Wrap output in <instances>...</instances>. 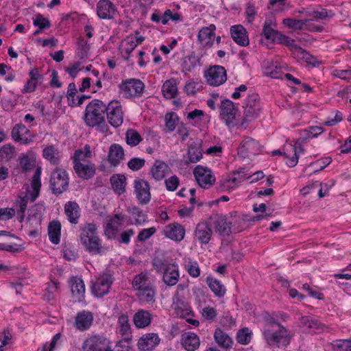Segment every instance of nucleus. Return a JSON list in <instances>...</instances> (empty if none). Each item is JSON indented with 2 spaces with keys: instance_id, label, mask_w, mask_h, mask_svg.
Instances as JSON below:
<instances>
[{
  "instance_id": "69168bd1",
  "label": "nucleus",
  "mask_w": 351,
  "mask_h": 351,
  "mask_svg": "<svg viewBox=\"0 0 351 351\" xmlns=\"http://www.w3.org/2000/svg\"><path fill=\"white\" fill-rule=\"evenodd\" d=\"M14 153V147L10 144H5L0 148V160H8L12 158Z\"/></svg>"
},
{
  "instance_id": "423d86ee",
  "label": "nucleus",
  "mask_w": 351,
  "mask_h": 351,
  "mask_svg": "<svg viewBox=\"0 0 351 351\" xmlns=\"http://www.w3.org/2000/svg\"><path fill=\"white\" fill-rule=\"evenodd\" d=\"M243 108L244 116L241 121V125L256 119L259 115L261 108L258 95L255 93L248 95Z\"/></svg>"
},
{
  "instance_id": "79ce46f5",
  "label": "nucleus",
  "mask_w": 351,
  "mask_h": 351,
  "mask_svg": "<svg viewBox=\"0 0 351 351\" xmlns=\"http://www.w3.org/2000/svg\"><path fill=\"white\" fill-rule=\"evenodd\" d=\"M153 286L146 273L142 272L136 275L132 280V287L137 291Z\"/></svg>"
},
{
  "instance_id": "ea45409f",
  "label": "nucleus",
  "mask_w": 351,
  "mask_h": 351,
  "mask_svg": "<svg viewBox=\"0 0 351 351\" xmlns=\"http://www.w3.org/2000/svg\"><path fill=\"white\" fill-rule=\"evenodd\" d=\"M43 156L51 164L57 165L60 163L61 154L58 148L54 145H49L43 149Z\"/></svg>"
},
{
  "instance_id": "13d9d810",
  "label": "nucleus",
  "mask_w": 351,
  "mask_h": 351,
  "mask_svg": "<svg viewBox=\"0 0 351 351\" xmlns=\"http://www.w3.org/2000/svg\"><path fill=\"white\" fill-rule=\"evenodd\" d=\"M125 141L128 145L136 146L142 141V138L137 131L130 129L126 132Z\"/></svg>"
},
{
  "instance_id": "dca6fc26",
  "label": "nucleus",
  "mask_w": 351,
  "mask_h": 351,
  "mask_svg": "<svg viewBox=\"0 0 351 351\" xmlns=\"http://www.w3.org/2000/svg\"><path fill=\"white\" fill-rule=\"evenodd\" d=\"M93 320V314L90 311L83 310L76 314L73 326L76 330L84 332L91 327Z\"/></svg>"
},
{
  "instance_id": "e433bc0d",
  "label": "nucleus",
  "mask_w": 351,
  "mask_h": 351,
  "mask_svg": "<svg viewBox=\"0 0 351 351\" xmlns=\"http://www.w3.org/2000/svg\"><path fill=\"white\" fill-rule=\"evenodd\" d=\"M242 177H227L217 182L218 189L221 191L234 189L244 181Z\"/></svg>"
},
{
  "instance_id": "f704fd0d",
  "label": "nucleus",
  "mask_w": 351,
  "mask_h": 351,
  "mask_svg": "<svg viewBox=\"0 0 351 351\" xmlns=\"http://www.w3.org/2000/svg\"><path fill=\"white\" fill-rule=\"evenodd\" d=\"M216 27L214 24H210L208 27H202L197 35L199 43L204 45H212V38L215 36Z\"/></svg>"
},
{
  "instance_id": "aec40b11",
  "label": "nucleus",
  "mask_w": 351,
  "mask_h": 351,
  "mask_svg": "<svg viewBox=\"0 0 351 351\" xmlns=\"http://www.w3.org/2000/svg\"><path fill=\"white\" fill-rule=\"evenodd\" d=\"M173 305L176 315L180 317L188 319L189 316H193L191 307L178 293H175L173 296Z\"/></svg>"
},
{
  "instance_id": "052dcab7",
  "label": "nucleus",
  "mask_w": 351,
  "mask_h": 351,
  "mask_svg": "<svg viewBox=\"0 0 351 351\" xmlns=\"http://www.w3.org/2000/svg\"><path fill=\"white\" fill-rule=\"evenodd\" d=\"M128 210L135 218V224L141 225L147 221V215H145L139 208L134 206Z\"/></svg>"
},
{
  "instance_id": "603ef678",
  "label": "nucleus",
  "mask_w": 351,
  "mask_h": 351,
  "mask_svg": "<svg viewBox=\"0 0 351 351\" xmlns=\"http://www.w3.org/2000/svg\"><path fill=\"white\" fill-rule=\"evenodd\" d=\"M97 226L93 223H87L80 227V241L94 237L97 234Z\"/></svg>"
},
{
  "instance_id": "f8f14e48",
  "label": "nucleus",
  "mask_w": 351,
  "mask_h": 351,
  "mask_svg": "<svg viewBox=\"0 0 351 351\" xmlns=\"http://www.w3.org/2000/svg\"><path fill=\"white\" fill-rule=\"evenodd\" d=\"M136 197L141 204H147L151 199L150 185L143 179H136L134 181Z\"/></svg>"
},
{
  "instance_id": "a18cd8bd",
  "label": "nucleus",
  "mask_w": 351,
  "mask_h": 351,
  "mask_svg": "<svg viewBox=\"0 0 351 351\" xmlns=\"http://www.w3.org/2000/svg\"><path fill=\"white\" fill-rule=\"evenodd\" d=\"M183 265L190 276L197 278L200 276V268L196 261L190 257L184 258Z\"/></svg>"
},
{
  "instance_id": "4be33fe9",
  "label": "nucleus",
  "mask_w": 351,
  "mask_h": 351,
  "mask_svg": "<svg viewBox=\"0 0 351 351\" xmlns=\"http://www.w3.org/2000/svg\"><path fill=\"white\" fill-rule=\"evenodd\" d=\"M73 169L77 176L84 180L92 178L96 172V167L92 162H75L73 164Z\"/></svg>"
},
{
  "instance_id": "8fccbe9b",
  "label": "nucleus",
  "mask_w": 351,
  "mask_h": 351,
  "mask_svg": "<svg viewBox=\"0 0 351 351\" xmlns=\"http://www.w3.org/2000/svg\"><path fill=\"white\" fill-rule=\"evenodd\" d=\"M189 160L191 162L195 163L202 158V151L200 143H193L188 149Z\"/></svg>"
},
{
  "instance_id": "de8ad7c7",
  "label": "nucleus",
  "mask_w": 351,
  "mask_h": 351,
  "mask_svg": "<svg viewBox=\"0 0 351 351\" xmlns=\"http://www.w3.org/2000/svg\"><path fill=\"white\" fill-rule=\"evenodd\" d=\"M214 338L217 343L222 348H228L232 346V339L220 328L215 330Z\"/></svg>"
},
{
  "instance_id": "58836bf2",
  "label": "nucleus",
  "mask_w": 351,
  "mask_h": 351,
  "mask_svg": "<svg viewBox=\"0 0 351 351\" xmlns=\"http://www.w3.org/2000/svg\"><path fill=\"white\" fill-rule=\"evenodd\" d=\"M110 183L114 193L119 195L125 191L126 178L123 174H113L110 177Z\"/></svg>"
},
{
  "instance_id": "5701e85b",
  "label": "nucleus",
  "mask_w": 351,
  "mask_h": 351,
  "mask_svg": "<svg viewBox=\"0 0 351 351\" xmlns=\"http://www.w3.org/2000/svg\"><path fill=\"white\" fill-rule=\"evenodd\" d=\"M232 221H228L224 215H217L213 220V227L220 236H229L232 233Z\"/></svg>"
},
{
  "instance_id": "72a5a7b5",
  "label": "nucleus",
  "mask_w": 351,
  "mask_h": 351,
  "mask_svg": "<svg viewBox=\"0 0 351 351\" xmlns=\"http://www.w3.org/2000/svg\"><path fill=\"white\" fill-rule=\"evenodd\" d=\"M124 151L123 147L119 144H112L110 145L108 151V158L109 162L113 165H118L123 159Z\"/></svg>"
},
{
  "instance_id": "393cba45",
  "label": "nucleus",
  "mask_w": 351,
  "mask_h": 351,
  "mask_svg": "<svg viewBox=\"0 0 351 351\" xmlns=\"http://www.w3.org/2000/svg\"><path fill=\"white\" fill-rule=\"evenodd\" d=\"M230 34L233 40L241 46L249 45V38L246 29L242 25H235L230 27Z\"/></svg>"
},
{
  "instance_id": "338daca9",
  "label": "nucleus",
  "mask_w": 351,
  "mask_h": 351,
  "mask_svg": "<svg viewBox=\"0 0 351 351\" xmlns=\"http://www.w3.org/2000/svg\"><path fill=\"white\" fill-rule=\"evenodd\" d=\"M33 25L43 29H49L51 25L49 20L40 14L36 15L33 21Z\"/></svg>"
},
{
  "instance_id": "bb28decb",
  "label": "nucleus",
  "mask_w": 351,
  "mask_h": 351,
  "mask_svg": "<svg viewBox=\"0 0 351 351\" xmlns=\"http://www.w3.org/2000/svg\"><path fill=\"white\" fill-rule=\"evenodd\" d=\"M153 319L152 314L146 310H138L133 317V322L136 328H145L150 325Z\"/></svg>"
},
{
  "instance_id": "f3484780",
  "label": "nucleus",
  "mask_w": 351,
  "mask_h": 351,
  "mask_svg": "<svg viewBox=\"0 0 351 351\" xmlns=\"http://www.w3.org/2000/svg\"><path fill=\"white\" fill-rule=\"evenodd\" d=\"M213 236V229L208 223L206 221L199 222L197 224L194 237L201 245L208 244Z\"/></svg>"
},
{
  "instance_id": "b1692460",
  "label": "nucleus",
  "mask_w": 351,
  "mask_h": 351,
  "mask_svg": "<svg viewBox=\"0 0 351 351\" xmlns=\"http://www.w3.org/2000/svg\"><path fill=\"white\" fill-rule=\"evenodd\" d=\"M163 234L173 241H181L184 238L185 229L181 224L173 223L165 227Z\"/></svg>"
},
{
  "instance_id": "4468645a",
  "label": "nucleus",
  "mask_w": 351,
  "mask_h": 351,
  "mask_svg": "<svg viewBox=\"0 0 351 351\" xmlns=\"http://www.w3.org/2000/svg\"><path fill=\"white\" fill-rule=\"evenodd\" d=\"M194 176L199 186L207 189L215 181V178L210 169L202 166H197L193 171Z\"/></svg>"
},
{
  "instance_id": "4d7b16f0",
  "label": "nucleus",
  "mask_w": 351,
  "mask_h": 351,
  "mask_svg": "<svg viewBox=\"0 0 351 351\" xmlns=\"http://www.w3.org/2000/svg\"><path fill=\"white\" fill-rule=\"evenodd\" d=\"M308 19L298 20L295 19L287 18L283 19L282 23L291 29L301 30L304 25L308 21Z\"/></svg>"
},
{
  "instance_id": "3c124183",
  "label": "nucleus",
  "mask_w": 351,
  "mask_h": 351,
  "mask_svg": "<svg viewBox=\"0 0 351 351\" xmlns=\"http://www.w3.org/2000/svg\"><path fill=\"white\" fill-rule=\"evenodd\" d=\"M45 210V206L43 204H35L29 209L27 217H29V219L34 218V222L41 223L42 215Z\"/></svg>"
},
{
  "instance_id": "ddd939ff",
  "label": "nucleus",
  "mask_w": 351,
  "mask_h": 351,
  "mask_svg": "<svg viewBox=\"0 0 351 351\" xmlns=\"http://www.w3.org/2000/svg\"><path fill=\"white\" fill-rule=\"evenodd\" d=\"M97 15L100 19H113L117 14L116 5L110 0H99L96 5Z\"/></svg>"
},
{
  "instance_id": "774afa93",
  "label": "nucleus",
  "mask_w": 351,
  "mask_h": 351,
  "mask_svg": "<svg viewBox=\"0 0 351 351\" xmlns=\"http://www.w3.org/2000/svg\"><path fill=\"white\" fill-rule=\"evenodd\" d=\"M232 233H239L246 228V220L243 217H238L232 221Z\"/></svg>"
},
{
  "instance_id": "680f3d73",
  "label": "nucleus",
  "mask_w": 351,
  "mask_h": 351,
  "mask_svg": "<svg viewBox=\"0 0 351 351\" xmlns=\"http://www.w3.org/2000/svg\"><path fill=\"white\" fill-rule=\"evenodd\" d=\"M19 160L23 172L29 171L34 167L35 161L27 155L20 156Z\"/></svg>"
},
{
  "instance_id": "9b49d317",
  "label": "nucleus",
  "mask_w": 351,
  "mask_h": 351,
  "mask_svg": "<svg viewBox=\"0 0 351 351\" xmlns=\"http://www.w3.org/2000/svg\"><path fill=\"white\" fill-rule=\"evenodd\" d=\"M238 109L236 108L233 101L230 99L221 101L220 106V116L225 123L229 128H233L236 125L234 122Z\"/></svg>"
},
{
  "instance_id": "a19ab883",
  "label": "nucleus",
  "mask_w": 351,
  "mask_h": 351,
  "mask_svg": "<svg viewBox=\"0 0 351 351\" xmlns=\"http://www.w3.org/2000/svg\"><path fill=\"white\" fill-rule=\"evenodd\" d=\"M81 243L89 253L93 254H99L101 253V241L97 235L86 239V241H81Z\"/></svg>"
},
{
  "instance_id": "1a4fd4ad",
  "label": "nucleus",
  "mask_w": 351,
  "mask_h": 351,
  "mask_svg": "<svg viewBox=\"0 0 351 351\" xmlns=\"http://www.w3.org/2000/svg\"><path fill=\"white\" fill-rule=\"evenodd\" d=\"M106 117L108 122L117 128L123 122V112L121 103L117 100H112L107 104Z\"/></svg>"
},
{
  "instance_id": "0eeeda50",
  "label": "nucleus",
  "mask_w": 351,
  "mask_h": 351,
  "mask_svg": "<svg viewBox=\"0 0 351 351\" xmlns=\"http://www.w3.org/2000/svg\"><path fill=\"white\" fill-rule=\"evenodd\" d=\"M82 348L85 351H112L110 341L100 335H93L86 338Z\"/></svg>"
},
{
  "instance_id": "6e6d98bb",
  "label": "nucleus",
  "mask_w": 351,
  "mask_h": 351,
  "mask_svg": "<svg viewBox=\"0 0 351 351\" xmlns=\"http://www.w3.org/2000/svg\"><path fill=\"white\" fill-rule=\"evenodd\" d=\"M165 120L167 130V132H171L176 129L179 121V118L176 113L171 112L165 114Z\"/></svg>"
},
{
  "instance_id": "5fc2aeb1",
  "label": "nucleus",
  "mask_w": 351,
  "mask_h": 351,
  "mask_svg": "<svg viewBox=\"0 0 351 351\" xmlns=\"http://www.w3.org/2000/svg\"><path fill=\"white\" fill-rule=\"evenodd\" d=\"M252 332L248 328L240 329L237 334V341L243 345H247L252 339Z\"/></svg>"
},
{
  "instance_id": "a211bd4d",
  "label": "nucleus",
  "mask_w": 351,
  "mask_h": 351,
  "mask_svg": "<svg viewBox=\"0 0 351 351\" xmlns=\"http://www.w3.org/2000/svg\"><path fill=\"white\" fill-rule=\"evenodd\" d=\"M259 151V143L254 138L247 136L244 138L239 147L238 154L245 158L250 155L258 154Z\"/></svg>"
},
{
  "instance_id": "4c0bfd02",
  "label": "nucleus",
  "mask_w": 351,
  "mask_h": 351,
  "mask_svg": "<svg viewBox=\"0 0 351 351\" xmlns=\"http://www.w3.org/2000/svg\"><path fill=\"white\" fill-rule=\"evenodd\" d=\"M178 93L176 80L173 78L166 80L162 86V93L167 99L176 97Z\"/></svg>"
},
{
  "instance_id": "a878e982",
  "label": "nucleus",
  "mask_w": 351,
  "mask_h": 351,
  "mask_svg": "<svg viewBox=\"0 0 351 351\" xmlns=\"http://www.w3.org/2000/svg\"><path fill=\"white\" fill-rule=\"evenodd\" d=\"M181 344L187 351H195L199 348L200 340L197 334L193 332H186L181 336Z\"/></svg>"
},
{
  "instance_id": "7c9ffc66",
  "label": "nucleus",
  "mask_w": 351,
  "mask_h": 351,
  "mask_svg": "<svg viewBox=\"0 0 351 351\" xmlns=\"http://www.w3.org/2000/svg\"><path fill=\"white\" fill-rule=\"evenodd\" d=\"M202 56L196 54L194 51L186 56L182 63L183 70L191 72L196 67L201 66L202 65Z\"/></svg>"
},
{
  "instance_id": "bf43d9fd",
  "label": "nucleus",
  "mask_w": 351,
  "mask_h": 351,
  "mask_svg": "<svg viewBox=\"0 0 351 351\" xmlns=\"http://www.w3.org/2000/svg\"><path fill=\"white\" fill-rule=\"evenodd\" d=\"M90 154V146L88 145H85L84 151L82 149L76 150L73 156V164H75V162H86V159L89 158Z\"/></svg>"
},
{
  "instance_id": "9d476101",
  "label": "nucleus",
  "mask_w": 351,
  "mask_h": 351,
  "mask_svg": "<svg viewBox=\"0 0 351 351\" xmlns=\"http://www.w3.org/2000/svg\"><path fill=\"white\" fill-rule=\"evenodd\" d=\"M204 77L207 84L210 86H219L227 80L226 70L222 66H211L205 71Z\"/></svg>"
},
{
  "instance_id": "39448f33",
  "label": "nucleus",
  "mask_w": 351,
  "mask_h": 351,
  "mask_svg": "<svg viewBox=\"0 0 351 351\" xmlns=\"http://www.w3.org/2000/svg\"><path fill=\"white\" fill-rule=\"evenodd\" d=\"M113 274L109 269L101 273L92 282L91 291L96 297H103L109 292V289L114 282Z\"/></svg>"
},
{
  "instance_id": "864d4df0",
  "label": "nucleus",
  "mask_w": 351,
  "mask_h": 351,
  "mask_svg": "<svg viewBox=\"0 0 351 351\" xmlns=\"http://www.w3.org/2000/svg\"><path fill=\"white\" fill-rule=\"evenodd\" d=\"M272 25L273 24L271 21L266 20L263 27L262 34L264 35L266 39L275 41L277 40L280 33L274 29Z\"/></svg>"
},
{
  "instance_id": "f03ea898",
  "label": "nucleus",
  "mask_w": 351,
  "mask_h": 351,
  "mask_svg": "<svg viewBox=\"0 0 351 351\" xmlns=\"http://www.w3.org/2000/svg\"><path fill=\"white\" fill-rule=\"evenodd\" d=\"M153 266L157 273L162 274V281L169 287L176 285L180 279L178 265L160 258H154Z\"/></svg>"
},
{
  "instance_id": "f257e3e1",
  "label": "nucleus",
  "mask_w": 351,
  "mask_h": 351,
  "mask_svg": "<svg viewBox=\"0 0 351 351\" xmlns=\"http://www.w3.org/2000/svg\"><path fill=\"white\" fill-rule=\"evenodd\" d=\"M107 104L100 99H93L86 106L84 121L88 127L97 128L100 132L105 133L108 131V125L106 121Z\"/></svg>"
},
{
  "instance_id": "49530a36",
  "label": "nucleus",
  "mask_w": 351,
  "mask_h": 351,
  "mask_svg": "<svg viewBox=\"0 0 351 351\" xmlns=\"http://www.w3.org/2000/svg\"><path fill=\"white\" fill-rule=\"evenodd\" d=\"M59 288V283L51 280L47 284L43 298L48 302H54L56 298V293Z\"/></svg>"
},
{
  "instance_id": "37998d69",
  "label": "nucleus",
  "mask_w": 351,
  "mask_h": 351,
  "mask_svg": "<svg viewBox=\"0 0 351 351\" xmlns=\"http://www.w3.org/2000/svg\"><path fill=\"white\" fill-rule=\"evenodd\" d=\"M61 223L59 221L53 220L49 223L48 235L50 241L58 244L60 241Z\"/></svg>"
},
{
  "instance_id": "20e7f679",
  "label": "nucleus",
  "mask_w": 351,
  "mask_h": 351,
  "mask_svg": "<svg viewBox=\"0 0 351 351\" xmlns=\"http://www.w3.org/2000/svg\"><path fill=\"white\" fill-rule=\"evenodd\" d=\"M69 184V173L64 168L57 167L53 170L49 179V188L53 194H62L68 189Z\"/></svg>"
},
{
  "instance_id": "c756f323",
  "label": "nucleus",
  "mask_w": 351,
  "mask_h": 351,
  "mask_svg": "<svg viewBox=\"0 0 351 351\" xmlns=\"http://www.w3.org/2000/svg\"><path fill=\"white\" fill-rule=\"evenodd\" d=\"M64 212L69 221L77 224L80 217V208L75 202H68L64 205Z\"/></svg>"
},
{
  "instance_id": "2f4dec72",
  "label": "nucleus",
  "mask_w": 351,
  "mask_h": 351,
  "mask_svg": "<svg viewBox=\"0 0 351 351\" xmlns=\"http://www.w3.org/2000/svg\"><path fill=\"white\" fill-rule=\"evenodd\" d=\"M169 168L165 162L156 160L150 169L149 174L155 180L159 181L169 173Z\"/></svg>"
},
{
  "instance_id": "2eb2a0df",
  "label": "nucleus",
  "mask_w": 351,
  "mask_h": 351,
  "mask_svg": "<svg viewBox=\"0 0 351 351\" xmlns=\"http://www.w3.org/2000/svg\"><path fill=\"white\" fill-rule=\"evenodd\" d=\"M303 152L302 146L296 147L295 145H289L288 147H284L282 152L280 149H274L271 152V154L272 156H284L288 159L286 162L287 165L290 167H293L298 164V152Z\"/></svg>"
},
{
  "instance_id": "c03bdc74",
  "label": "nucleus",
  "mask_w": 351,
  "mask_h": 351,
  "mask_svg": "<svg viewBox=\"0 0 351 351\" xmlns=\"http://www.w3.org/2000/svg\"><path fill=\"white\" fill-rule=\"evenodd\" d=\"M206 283L216 296L219 298L224 296L226 289L219 280L211 276H208L206 278Z\"/></svg>"
},
{
  "instance_id": "0e129e2a",
  "label": "nucleus",
  "mask_w": 351,
  "mask_h": 351,
  "mask_svg": "<svg viewBox=\"0 0 351 351\" xmlns=\"http://www.w3.org/2000/svg\"><path fill=\"white\" fill-rule=\"evenodd\" d=\"M131 341L132 339L127 337H121V339L119 340L115 346L114 349H112V351H130L131 348Z\"/></svg>"
},
{
  "instance_id": "09e8293b",
  "label": "nucleus",
  "mask_w": 351,
  "mask_h": 351,
  "mask_svg": "<svg viewBox=\"0 0 351 351\" xmlns=\"http://www.w3.org/2000/svg\"><path fill=\"white\" fill-rule=\"evenodd\" d=\"M138 298L143 302L150 304L155 302L156 289L155 287H151L139 291L136 293Z\"/></svg>"
},
{
  "instance_id": "e2e57ef3",
  "label": "nucleus",
  "mask_w": 351,
  "mask_h": 351,
  "mask_svg": "<svg viewBox=\"0 0 351 351\" xmlns=\"http://www.w3.org/2000/svg\"><path fill=\"white\" fill-rule=\"evenodd\" d=\"M77 93L75 83L71 82L69 84L66 92V97L68 100V105L71 107L76 106V100L75 96Z\"/></svg>"
},
{
  "instance_id": "6e6552de",
  "label": "nucleus",
  "mask_w": 351,
  "mask_h": 351,
  "mask_svg": "<svg viewBox=\"0 0 351 351\" xmlns=\"http://www.w3.org/2000/svg\"><path fill=\"white\" fill-rule=\"evenodd\" d=\"M119 89L126 98L140 97L144 92L145 84L138 79L130 78L123 81Z\"/></svg>"
},
{
  "instance_id": "412c9836",
  "label": "nucleus",
  "mask_w": 351,
  "mask_h": 351,
  "mask_svg": "<svg viewBox=\"0 0 351 351\" xmlns=\"http://www.w3.org/2000/svg\"><path fill=\"white\" fill-rule=\"evenodd\" d=\"M160 342L157 333L150 332L143 335L137 343L138 348L143 351H149L155 348Z\"/></svg>"
},
{
  "instance_id": "473e14b6",
  "label": "nucleus",
  "mask_w": 351,
  "mask_h": 351,
  "mask_svg": "<svg viewBox=\"0 0 351 351\" xmlns=\"http://www.w3.org/2000/svg\"><path fill=\"white\" fill-rule=\"evenodd\" d=\"M118 328L117 332L121 337L132 339V328L129 323V318L126 314H121L118 317Z\"/></svg>"
},
{
  "instance_id": "6ab92c4d",
  "label": "nucleus",
  "mask_w": 351,
  "mask_h": 351,
  "mask_svg": "<svg viewBox=\"0 0 351 351\" xmlns=\"http://www.w3.org/2000/svg\"><path fill=\"white\" fill-rule=\"evenodd\" d=\"M28 75L29 79L21 89L23 94L34 92L37 86L41 84L43 81V75L39 73L37 67L31 69Z\"/></svg>"
},
{
  "instance_id": "7ed1b4c3",
  "label": "nucleus",
  "mask_w": 351,
  "mask_h": 351,
  "mask_svg": "<svg viewBox=\"0 0 351 351\" xmlns=\"http://www.w3.org/2000/svg\"><path fill=\"white\" fill-rule=\"evenodd\" d=\"M263 337L266 342L271 346L286 347L289 344L291 335L288 330L282 325L278 328H266L263 331Z\"/></svg>"
},
{
  "instance_id": "cd10ccee",
  "label": "nucleus",
  "mask_w": 351,
  "mask_h": 351,
  "mask_svg": "<svg viewBox=\"0 0 351 351\" xmlns=\"http://www.w3.org/2000/svg\"><path fill=\"white\" fill-rule=\"evenodd\" d=\"M145 40V38L140 35L138 32H136L134 35H130L124 40L123 43L125 45L124 49L126 56L124 58L128 60L131 53L139 45H141Z\"/></svg>"
},
{
  "instance_id": "c9c22d12",
  "label": "nucleus",
  "mask_w": 351,
  "mask_h": 351,
  "mask_svg": "<svg viewBox=\"0 0 351 351\" xmlns=\"http://www.w3.org/2000/svg\"><path fill=\"white\" fill-rule=\"evenodd\" d=\"M73 295L79 300L84 298L85 294V285L81 278L73 277L69 281Z\"/></svg>"
},
{
  "instance_id": "c85d7f7f",
  "label": "nucleus",
  "mask_w": 351,
  "mask_h": 351,
  "mask_svg": "<svg viewBox=\"0 0 351 351\" xmlns=\"http://www.w3.org/2000/svg\"><path fill=\"white\" fill-rule=\"evenodd\" d=\"M29 130L23 124L16 125L12 130V137L16 142H20L23 145H27L32 142V138L25 136L29 133Z\"/></svg>"
}]
</instances>
